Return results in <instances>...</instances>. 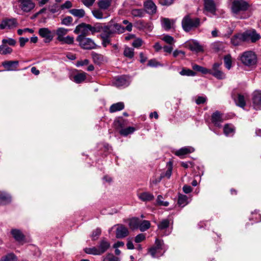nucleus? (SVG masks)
Here are the masks:
<instances>
[{
	"mask_svg": "<svg viewBox=\"0 0 261 261\" xmlns=\"http://www.w3.org/2000/svg\"><path fill=\"white\" fill-rule=\"evenodd\" d=\"M11 232L16 241L22 242L24 241V236L20 230L14 229L11 230Z\"/></svg>",
	"mask_w": 261,
	"mask_h": 261,
	"instance_id": "nucleus-25",
	"label": "nucleus"
},
{
	"mask_svg": "<svg viewBox=\"0 0 261 261\" xmlns=\"http://www.w3.org/2000/svg\"><path fill=\"white\" fill-rule=\"evenodd\" d=\"M243 33H239L231 38V42L234 46H239L243 42H246Z\"/></svg>",
	"mask_w": 261,
	"mask_h": 261,
	"instance_id": "nucleus-17",
	"label": "nucleus"
},
{
	"mask_svg": "<svg viewBox=\"0 0 261 261\" xmlns=\"http://www.w3.org/2000/svg\"><path fill=\"white\" fill-rule=\"evenodd\" d=\"M253 106L255 110L261 109V91H255L253 94Z\"/></svg>",
	"mask_w": 261,
	"mask_h": 261,
	"instance_id": "nucleus-16",
	"label": "nucleus"
},
{
	"mask_svg": "<svg viewBox=\"0 0 261 261\" xmlns=\"http://www.w3.org/2000/svg\"><path fill=\"white\" fill-rule=\"evenodd\" d=\"M69 30L64 28L60 27L56 30V35H57V40L61 44H66L68 45L73 44L74 43V37L71 36H65Z\"/></svg>",
	"mask_w": 261,
	"mask_h": 261,
	"instance_id": "nucleus-3",
	"label": "nucleus"
},
{
	"mask_svg": "<svg viewBox=\"0 0 261 261\" xmlns=\"http://www.w3.org/2000/svg\"><path fill=\"white\" fill-rule=\"evenodd\" d=\"M142 40L140 38L136 39L132 43V45L136 48H138L142 45Z\"/></svg>",
	"mask_w": 261,
	"mask_h": 261,
	"instance_id": "nucleus-58",
	"label": "nucleus"
},
{
	"mask_svg": "<svg viewBox=\"0 0 261 261\" xmlns=\"http://www.w3.org/2000/svg\"><path fill=\"white\" fill-rule=\"evenodd\" d=\"M139 223L138 218H133L129 220L128 225L131 229L135 230L139 228Z\"/></svg>",
	"mask_w": 261,
	"mask_h": 261,
	"instance_id": "nucleus-32",
	"label": "nucleus"
},
{
	"mask_svg": "<svg viewBox=\"0 0 261 261\" xmlns=\"http://www.w3.org/2000/svg\"><path fill=\"white\" fill-rule=\"evenodd\" d=\"M113 84L117 87H126L129 85L128 81L124 76L116 77Z\"/></svg>",
	"mask_w": 261,
	"mask_h": 261,
	"instance_id": "nucleus-19",
	"label": "nucleus"
},
{
	"mask_svg": "<svg viewBox=\"0 0 261 261\" xmlns=\"http://www.w3.org/2000/svg\"><path fill=\"white\" fill-rule=\"evenodd\" d=\"M173 3V0H159V3L162 6H169Z\"/></svg>",
	"mask_w": 261,
	"mask_h": 261,
	"instance_id": "nucleus-62",
	"label": "nucleus"
},
{
	"mask_svg": "<svg viewBox=\"0 0 261 261\" xmlns=\"http://www.w3.org/2000/svg\"><path fill=\"white\" fill-rule=\"evenodd\" d=\"M100 38L102 39V45L103 47H106L111 43V37L109 36L104 34L103 33H101Z\"/></svg>",
	"mask_w": 261,
	"mask_h": 261,
	"instance_id": "nucleus-38",
	"label": "nucleus"
},
{
	"mask_svg": "<svg viewBox=\"0 0 261 261\" xmlns=\"http://www.w3.org/2000/svg\"><path fill=\"white\" fill-rule=\"evenodd\" d=\"M86 78V73L85 72L79 73L73 76V81L76 83H81L84 82Z\"/></svg>",
	"mask_w": 261,
	"mask_h": 261,
	"instance_id": "nucleus-33",
	"label": "nucleus"
},
{
	"mask_svg": "<svg viewBox=\"0 0 261 261\" xmlns=\"http://www.w3.org/2000/svg\"><path fill=\"white\" fill-rule=\"evenodd\" d=\"M145 239V236L143 233L138 234L135 239V241L137 243H140L144 241Z\"/></svg>",
	"mask_w": 261,
	"mask_h": 261,
	"instance_id": "nucleus-61",
	"label": "nucleus"
},
{
	"mask_svg": "<svg viewBox=\"0 0 261 261\" xmlns=\"http://www.w3.org/2000/svg\"><path fill=\"white\" fill-rule=\"evenodd\" d=\"M72 7V4L70 1H66L64 4L61 6V9L63 10L65 9H69Z\"/></svg>",
	"mask_w": 261,
	"mask_h": 261,
	"instance_id": "nucleus-63",
	"label": "nucleus"
},
{
	"mask_svg": "<svg viewBox=\"0 0 261 261\" xmlns=\"http://www.w3.org/2000/svg\"><path fill=\"white\" fill-rule=\"evenodd\" d=\"M116 226V237L117 238H124L128 235L129 231L127 227L122 224H117Z\"/></svg>",
	"mask_w": 261,
	"mask_h": 261,
	"instance_id": "nucleus-14",
	"label": "nucleus"
},
{
	"mask_svg": "<svg viewBox=\"0 0 261 261\" xmlns=\"http://www.w3.org/2000/svg\"><path fill=\"white\" fill-rule=\"evenodd\" d=\"M189 48L192 51H195L196 52L200 51L202 50V46L199 43L195 41L189 42L188 44Z\"/></svg>",
	"mask_w": 261,
	"mask_h": 261,
	"instance_id": "nucleus-28",
	"label": "nucleus"
},
{
	"mask_svg": "<svg viewBox=\"0 0 261 261\" xmlns=\"http://www.w3.org/2000/svg\"><path fill=\"white\" fill-rule=\"evenodd\" d=\"M69 12L74 16L82 18L85 16V13L83 9H73L69 10Z\"/></svg>",
	"mask_w": 261,
	"mask_h": 261,
	"instance_id": "nucleus-36",
	"label": "nucleus"
},
{
	"mask_svg": "<svg viewBox=\"0 0 261 261\" xmlns=\"http://www.w3.org/2000/svg\"><path fill=\"white\" fill-rule=\"evenodd\" d=\"M194 148L191 146H186L177 150L175 154L177 156H181L190 153L194 152Z\"/></svg>",
	"mask_w": 261,
	"mask_h": 261,
	"instance_id": "nucleus-23",
	"label": "nucleus"
},
{
	"mask_svg": "<svg viewBox=\"0 0 261 261\" xmlns=\"http://www.w3.org/2000/svg\"><path fill=\"white\" fill-rule=\"evenodd\" d=\"M88 27H89V29L90 32H91L92 34H93L95 33L98 32H103L105 27V24L98 23L95 24L94 26H92L90 24H89Z\"/></svg>",
	"mask_w": 261,
	"mask_h": 261,
	"instance_id": "nucleus-26",
	"label": "nucleus"
},
{
	"mask_svg": "<svg viewBox=\"0 0 261 261\" xmlns=\"http://www.w3.org/2000/svg\"><path fill=\"white\" fill-rule=\"evenodd\" d=\"M101 233V230L100 228H97L96 229L93 230L91 236L92 240L94 241L97 240L98 237L100 235Z\"/></svg>",
	"mask_w": 261,
	"mask_h": 261,
	"instance_id": "nucleus-53",
	"label": "nucleus"
},
{
	"mask_svg": "<svg viewBox=\"0 0 261 261\" xmlns=\"http://www.w3.org/2000/svg\"><path fill=\"white\" fill-rule=\"evenodd\" d=\"M188 197L185 195H179L178 199V204L179 206L184 207L188 203Z\"/></svg>",
	"mask_w": 261,
	"mask_h": 261,
	"instance_id": "nucleus-44",
	"label": "nucleus"
},
{
	"mask_svg": "<svg viewBox=\"0 0 261 261\" xmlns=\"http://www.w3.org/2000/svg\"><path fill=\"white\" fill-rule=\"evenodd\" d=\"M17 4L19 9L25 13L31 12L35 7L33 0H18Z\"/></svg>",
	"mask_w": 261,
	"mask_h": 261,
	"instance_id": "nucleus-7",
	"label": "nucleus"
},
{
	"mask_svg": "<svg viewBox=\"0 0 261 261\" xmlns=\"http://www.w3.org/2000/svg\"><path fill=\"white\" fill-rule=\"evenodd\" d=\"M76 40L79 42L80 46L84 49H93L97 47L96 44L92 39L84 37L83 35H79Z\"/></svg>",
	"mask_w": 261,
	"mask_h": 261,
	"instance_id": "nucleus-6",
	"label": "nucleus"
},
{
	"mask_svg": "<svg viewBox=\"0 0 261 261\" xmlns=\"http://www.w3.org/2000/svg\"><path fill=\"white\" fill-rule=\"evenodd\" d=\"M123 24H126V27L124 28L125 31L126 30L128 32H130L132 30L133 24L127 20H124L122 21Z\"/></svg>",
	"mask_w": 261,
	"mask_h": 261,
	"instance_id": "nucleus-60",
	"label": "nucleus"
},
{
	"mask_svg": "<svg viewBox=\"0 0 261 261\" xmlns=\"http://www.w3.org/2000/svg\"><path fill=\"white\" fill-rule=\"evenodd\" d=\"M150 227V223L149 221L143 220L139 223V228L141 231H145Z\"/></svg>",
	"mask_w": 261,
	"mask_h": 261,
	"instance_id": "nucleus-41",
	"label": "nucleus"
},
{
	"mask_svg": "<svg viewBox=\"0 0 261 261\" xmlns=\"http://www.w3.org/2000/svg\"><path fill=\"white\" fill-rule=\"evenodd\" d=\"M153 247L156 248V249L158 250H164V251H165V250L166 249L165 248V247L164 244L163 243V241L162 240H159L158 239H156L155 240V245H154V246Z\"/></svg>",
	"mask_w": 261,
	"mask_h": 261,
	"instance_id": "nucleus-47",
	"label": "nucleus"
},
{
	"mask_svg": "<svg viewBox=\"0 0 261 261\" xmlns=\"http://www.w3.org/2000/svg\"><path fill=\"white\" fill-rule=\"evenodd\" d=\"M140 24L144 28L147 30L151 31L153 29L152 24L151 23H145L142 21H140Z\"/></svg>",
	"mask_w": 261,
	"mask_h": 261,
	"instance_id": "nucleus-56",
	"label": "nucleus"
},
{
	"mask_svg": "<svg viewBox=\"0 0 261 261\" xmlns=\"http://www.w3.org/2000/svg\"><path fill=\"white\" fill-rule=\"evenodd\" d=\"M159 251V250H158L156 248H155L154 247H152L151 248H150L149 249V252L150 253L151 255L153 257H156V254Z\"/></svg>",
	"mask_w": 261,
	"mask_h": 261,
	"instance_id": "nucleus-64",
	"label": "nucleus"
},
{
	"mask_svg": "<svg viewBox=\"0 0 261 261\" xmlns=\"http://www.w3.org/2000/svg\"><path fill=\"white\" fill-rule=\"evenodd\" d=\"M164 178V176L160 175L158 177H154L152 179L150 180V185H156L159 182L161 181L162 179Z\"/></svg>",
	"mask_w": 261,
	"mask_h": 261,
	"instance_id": "nucleus-59",
	"label": "nucleus"
},
{
	"mask_svg": "<svg viewBox=\"0 0 261 261\" xmlns=\"http://www.w3.org/2000/svg\"><path fill=\"white\" fill-rule=\"evenodd\" d=\"M2 43L6 45V44H9L11 46H14L15 45L16 43V41L15 40L12 38H6V39H3L2 40Z\"/></svg>",
	"mask_w": 261,
	"mask_h": 261,
	"instance_id": "nucleus-54",
	"label": "nucleus"
},
{
	"mask_svg": "<svg viewBox=\"0 0 261 261\" xmlns=\"http://www.w3.org/2000/svg\"><path fill=\"white\" fill-rule=\"evenodd\" d=\"M91 56L94 63L100 65L106 61V58L101 54H99L95 52L91 53Z\"/></svg>",
	"mask_w": 261,
	"mask_h": 261,
	"instance_id": "nucleus-22",
	"label": "nucleus"
},
{
	"mask_svg": "<svg viewBox=\"0 0 261 261\" xmlns=\"http://www.w3.org/2000/svg\"><path fill=\"white\" fill-rule=\"evenodd\" d=\"M179 74L181 75H187V76H195L196 73L189 69L183 68L181 71L179 72Z\"/></svg>",
	"mask_w": 261,
	"mask_h": 261,
	"instance_id": "nucleus-50",
	"label": "nucleus"
},
{
	"mask_svg": "<svg viewBox=\"0 0 261 261\" xmlns=\"http://www.w3.org/2000/svg\"><path fill=\"white\" fill-rule=\"evenodd\" d=\"M124 32V27L119 23H114L112 21H110L108 25L105 24L102 33L112 37L116 34H120Z\"/></svg>",
	"mask_w": 261,
	"mask_h": 261,
	"instance_id": "nucleus-4",
	"label": "nucleus"
},
{
	"mask_svg": "<svg viewBox=\"0 0 261 261\" xmlns=\"http://www.w3.org/2000/svg\"><path fill=\"white\" fill-rule=\"evenodd\" d=\"M175 21L173 19L167 18H163L161 19L162 25L166 30H169L174 24Z\"/></svg>",
	"mask_w": 261,
	"mask_h": 261,
	"instance_id": "nucleus-27",
	"label": "nucleus"
},
{
	"mask_svg": "<svg viewBox=\"0 0 261 261\" xmlns=\"http://www.w3.org/2000/svg\"><path fill=\"white\" fill-rule=\"evenodd\" d=\"M13 51L12 48L6 45L3 44L0 45V54L2 55H6L11 54Z\"/></svg>",
	"mask_w": 261,
	"mask_h": 261,
	"instance_id": "nucleus-37",
	"label": "nucleus"
},
{
	"mask_svg": "<svg viewBox=\"0 0 261 261\" xmlns=\"http://www.w3.org/2000/svg\"><path fill=\"white\" fill-rule=\"evenodd\" d=\"M11 197L9 194L3 192H0V204H6L11 202Z\"/></svg>",
	"mask_w": 261,
	"mask_h": 261,
	"instance_id": "nucleus-30",
	"label": "nucleus"
},
{
	"mask_svg": "<svg viewBox=\"0 0 261 261\" xmlns=\"http://www.w3.org/2000/svg\"><path fill=\"white\" fill-rule=\"evenodd\" d=\"M145 12L153 15L156 12V6L152 0H146L143 4Z\"/></svg>",
	"mask_w": 261,
	"mask_h": 261,
	"instance_id": "nucleus-13",
	"label": "nucleus"
},
{
	"mask_svg": "<svg viewBox=\"0 0 261 261\" xmlns=\"http://www.w3.org/2000/svg\"><path fill=\"white\" fill-rule=\"evenodd\" d=\"M112 0H99L97 3L98 7L101 10H107L112 4Z\"/></svg>",
	"mask_w": 261,
	"mask_h": 261,
	"instance_id": "nucleus-29",
	"label": "nucleus"
},
{
	"mask_svg": "<svg viewBox=\"0 0 261 261\" xmlns=\"http://www.w3.org/2000/svg\"><path fill=\"white\" fill-rule=\"evenodd\" d=\"M183 30L188 32L200 25V19L198 18L192 19L189 15H186L181 21Z\"/></svg>",
	"mask_w": 261,
	"mask_h": 261,
	"instance_id": "nucleus-5",
	"label": "nucleus"
},
{
	"mask_svg": "<svg viewBox=\"0 0 261 261\" xmlns=\"http://www.w3.org/2000/svg\"><path fill=\"white\" fill-rule=\"evenodd\" d=\"M167 166L168 167V169L166 171L165 174H162L161 176H164V177H166L168 178H169L172 174V163L171 161H169L167 163Z\"/></svg>",
	"mask_w": 261,
	"mask_h": 261,
	"instance_id": "nucleus-46",
	"label": "nucleus"
},
{
	"mask_svg": "<svg viewBox=\"0 0 261 261\" xmlns=\"http://www.w3.org/2000/svg\"><path fill=\"white\" fill-rule=\"evenodd\" d=\"M38 34L42 38H44L45 43H49L54 38V34L48 28H42L38 30Z\"/></svg>",
	"mask_w": 261,
	"mask_h": 261,
	"instance_id": "nucleus-10",
	"label": "nucleus"
},
{
	"mask_svg": "<svg viewBox=\"0 0 261 261\" xmlns=\"http://www.w3.org/2000/svg\"><path fill=\"white\" fill-rule=\"evenodd\" d=\"M138 198L144 202L150 201L154 199V196L150 193L145 192L138 194Z\"/></svg>",
	"mask_w": 261,
	"mask_h": 261,
	"instance_id": "nucleus-24",
	"label": "nucleus"
},
{
	"mask_svg": "<svg viewBox=\"0 0 261 261\" xmlns=\"http://www.w3.org/2000/svg\"><path fill=\"white\" fill-rule=\"evenodd\" d=\"M17 25V22L15 18H4L0 24V29L11 30L16 28Z\"/></svg>",
	"mask_w": 261,
	"mask_h": 261,
	"instance_id": "nucleus-12",
	"label": "nucleus"
},
{
	"mask_svg": "<svg viewBox=\"0 0 261 261\" xmlns=\"http://www.w3.org/2000/svg\"><path fill=\"white\" fill-rule=\"evenodd\" d=\"M243 34L246 38V42L250 41L252 43H255L261 38L260 35L254 29L247 30Z\"/></svg>",
	"mask_w": 261,
	"mask_h": 261,
	"instance_id": "nucleus-11",
	"label": "nucleus"
},
{
	"mask_svg": "<svg viewBox=\"0 0 261 261\" xmlns=\"http://www.w3.org/2000/svg\"><path fill=\"white\" fill-rule=\"evenodd\" d=\"M248 4L244 0L234 1L232 4V11L237 14L240 11H246L248 8Z\"/></svg>",
	"mask_w": 261,
	"mask_h": 261,
	"instance_id": "nucleus-8",
	"label": "nucleus"
},
{
	"mask_svg": "<svg viewBox=\"0 0 261 261\" xmlns=\"http://www.w3.org/2000/svg\"><path fill=\"white\" fill-rule=\"evenodd\" d=\"M18 61H5L2 63V65L8 71L15 70L18 65Z\"/></svg>",
	"mask_w": 261,
	"mask_h": 261,
	"instance_id": "nucleus-21",
	"label": "nucleus"
},
{
	"mask_svg": "<svg viewBox=\"0 0 261 261\" xmlns=\"http://www.w3.org/2000/svg\"><path fill=\"white\" fill-rule=\"evenodd\" d=\"M162 40L166 42L167 43L172 45L174 43V38L169 35H165L162 38Z\"/></svg>",
	"mask_w": 261,
	"mask_h": 261,
	"instance_id": "nucleus-55",
	"label": "nucleus"
},
{
	"mask_svg": "<svg viewBox=\"0 0 261 261\" xmlns=\"http://www.w3.org/2000/svg\"><path fill=\"white\" fill-rule=\"evenodd\" d=\"M123 55L129 59H133L134 57V49L128 46H125L123 51Z\"/></svg>",
	"mask_w": 261,
	"mask_h": 261,
	"instance_id": "nucleus-34",
	"label": "nucleus"
},
{
	"mask_svg": "<svg viewBox=\"0 0 261 261\" xmlns=\"http://www.w3.org/2000/svg\"><path fill=\"white\" fill-rule=\"evenodd\" d=\"M88 25L85 23L78 25L74 30V33L76 34L81 33L80 35H83L84 37H86V36L89 35V32H90L89 27H88Z\"/></svg>",
	"mask_w": 261,
	"mask_h": 261,
	"instance_id": "nucleus-15",
	"label": "nucleus"
},
{
	"mask_svg": "<svg viewBox=\"0 0 261 261\" xmlns=\"http://www.w3.org/2000/svg\"><path fill=\"white\" fill-rule=\"evenodd\" d=\"M224 61L225 67L228 69H230L231 67L232 59L230 55L225 56L224 58Z\"/></svg>",
	"mask_w": 261,
	"mask_h": 261,
	"instance_id": "nucleus-49",
	"label": "nucleus"
},
{
	"mask_svg": "<svg viewBox=\"0 0 261 261\" xmlns=\"http://www.w3.org/2000/svg\"><path fill=\"white\" fill-rule=\"evenodd\" d=\"M192 67L194 70L200 72L203 74H207L209 72V69L196 64L194 65Z\"/></svg>",
	"mask_w": 261,
	"mask_h": 261,
	"instance_id": "nucleus-48",
	"label": "nucleus"
},
{
	"mask_svg": "<svg viewBox=\"0 0 261 261\" xmlns=\"http://www.w3.org/2000/svg\"><path fill=\"white\" fill-rule=\"evenodd\" d=\"M135 130V128L134 127H128L125 128L121 129L119 133L120 134L124 136H126L129 134H132Z\"/></svg>",
	"mask_w": 261,
	"mask_h": 261,
	"instance_id": "nucleus-45",
	"label": "nucleus"
},
{
	"mask_svg": "<svg viewBox=\"0 0 261 261\" xmlns=\"http://www.w3.org/2000/svg\"><path fill=\"white\" fill-rule=\"evenodd\" d=\"M212 121L216 126H220L223 121L222 114L218 111L214 112L212 116Z\"/></svg>",
	"mask_w": 261,
	"mask_h": 261,
	"instance_id": "nucleus-20",
	"label": "nucleus"
},
{
	"mask_svg": "<svg viewBox=\"0 0 261 261\" xmlns=\"http://www.w3.org/2000/svg\"><path fill=\"white\" fill-rule=\"evenodd\" d=\"M185 56V52L180 50H175L173 53V56L176 58L178 56H181V58H184Z\"/></svg>",
	"mask_w": 261,
	"mask_h": 261,
	"instance_id": "nucleus-57",
	"label": "nucleus"
},
{
	"mask_svg": "<svg viewBox=\"0 0 261 261\" xmlns=\"http://www.w3.org/2000/svg\"><path fill=\"white\" fill-rule=\"evenodd\" d=\"M170 225L169 220L168 219L162 220L158 224V227L160 230H164L169 227Z\"/></svg>",
	"mask_w": 261,
	"mask_h": 261,
	"instance_id": "nucleus-43",
	"label": "nucleus"
},
{
	"mask_svg": "<svg viewBox=\"0 0 261 261\" xmlns=\"http://www.w3.org/2000/svg\"><path fill=\"white\" fill-rule=\"evenodd\" d=\"M235 102L237 106L242 108H244L246 105L245 98L241 94H238L237 98L235 99Z\"/></svg>",
	"mask_w": 261,
	"mask_h": 261,
	"instance_id": "nucleus-40",
	"label": "nucleus"
},
{
	"mask_svg": "<svg viewBox=\"0 0 261 261\" xmlns=\"http://www.w3.org/2000/svg\"><path fill=\"white\" fill-rule=\"evenodd\" d=\"M110 246V242L106 238H103L99 241L97 247L86 248L85 251L89 254L100 255L105 253Z\"/></svg>",
	"mask_w": 261,
	"mask_h": 261,
	"instance_id": "nucleus-1",
	"label": "nucleus"
},
{
	"mask_svg": "<svg viewBox=\"0 0 261 261\" xmlns=\"http://www.w3.org/2000/svg\"><path fill=\"white\" fill-rule=\"evenodd\" d=\"M92 13L94 17L97 19H101L103 18V13L100 9L93 10Z\"/></svg>",
	"mask_w": 261,
	"mask_h": 261,
	"instance_id": "nucleus-52",
	"label": "nucleus"
},
{
	"mask_svg": "<svg viewBox=\"0 0 261 261\" xmlns=\"http://www.w3.org/2000/svg\"><path fill=\"white\" fill-rule=\"evenodd\" d=\"M204 9L213 14H215L216 8V4L213 0H204Z\"/></svg>",
	"mask_w": 261,
	"mask_h": 261,
	"instance_id": "nucleus-18",
	"label": "nucleus"
},
{
	"mask_svg": "<svg viewBox=\"0 0 261 261\" xmlns=\"http://www.w3.org/2000/svg\"><path fill=\"white\" fill-rule=\"evenodd\" d=\"M0 261H17V258L14 253H10L2 257Z\"/></svg>",
	"mask_w": 261,
	"mask_h": 261,
	"instance_id": "nucleus-42",
	"label": "nucleus"
},
{
	"mask_svg": "<svg viewBox=\"0 0 261 261\" xmlns=\"http://www.w3.org/2000/svg\"><path fill=\"white\" fill-rule=\"evenodd\" d=\"M223 131L226 136H230L234 133V128L232 125L226 124L224 126Z\"/></svg>",
	"mask_w": 261,
	"mask_h": 261,
	"instance_id": "nucleus-39",
	"label": "nucleus"
},
{
	"mask_svg": "<svg viewBox=\"0 0 261 261\" xmlns=\"http://www.w3.org/2000/svg\"><path fill=\"white\" fill-rule=\"evenodd\" d=\"M239 57L241 63L245 66L251 69L256 66L257 57L254 51L251 50L244 51L240 55Z\"/></svg>",
	"mask_w": 261,
	"mask_h": 261,
	"instance_id": "nucleus-2",
	"label": "nucleus"
},
{
	"mask_svg": "<svg viewBox=\"0 0 261 261\" xmlns=\"http://www.w3.org/2000/svg\"><path fill=\"white\" fill-rule=\"evenodd\" d=\"M73 21V19L71 16H67L61 20V24L62 25L69 26Z\"/></svg>",
	"mask_w": 261,
	"mask_h": 261,
	"instance_id": "nucleus-51",
	"label": "nucleus"
},
{
	"mask_svg": "<svg viewBox=\"0 0 261 261\" xmlns=\"http://www.w3.org/2000/svg\"><path fill=\"white\" fill-rule=\"evenodd\" d=\"M145 14V10L142 9H134L131 11V14L134 17H143Z\"/></svg>",
	"mask_w": 261,
	"mask_h": 261,
	"instance_id": "nucleus-35",
	"label": "nucleus"
},
{
	"mask_svg": "<svg viewBox=\"0 0 261 261\" xmlns=\"http://www.w3.org/2000/svg\"><path fill=\"white\" fill-rule=\"evenodd\" d=\"M221 65V64L219 63H214L212 69H209L208 73L219 80L225 79V75L220 69Z\"/></svg>",
	"mask_w": 261,
	"mask_h": 261,
	"instance_id": "nucleus-9",
	"label": "nucleus"
},
{
	"mask_svg": "<svg viewBox=\"0 0 261 261\" xmlns=\"http://www.w3.org/2000/svg\"><path fill=\"white\" fill-rule=\"evenodd\" d=\"M124 108V103L122 102H119L113 104L110 108V112L114 113L117 111H121Z\"/></svg>",
	"mask_w": 261,
	"mask_h": 261,
	"instance_id": "nucleus-31",
	"label": "nucleus"
}]
</instances>
